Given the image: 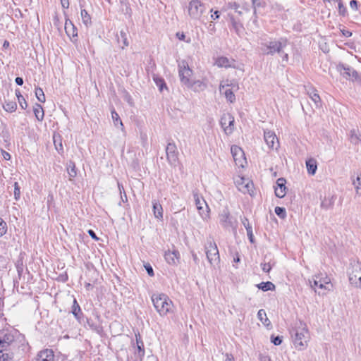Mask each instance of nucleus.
<instances>
[{
	"label": "nucleus",
	"mask_w": 361,
	"mask_h": 361,
	"mask_svg": "<svg viewBox=\"0 0 361 361\" xmlns=\"http://www.w3.org/2000/svg\"><path fill=\"white\" fill-rule=\"evenodd\" d=\"M291 336L293 345L298 350H303L307 347L310 335L305 323L300 321L291 331Z\"/></svg>",
	"instance_id": "1"
},
{
	"label": "nucleus",
	"mask_w": 361,
	"mask_h": 361,
	"mask_svg": "<svg viewBox=\"0 0 361 361\" xmlns=\"http://www.w3.org/2000/svg\"><path fill=\"white\" fill-rule=\"evenodd\" d=\"M154 307L160 316H166L173 311V302L164 293H154L151 297Z\"/></svg>",
	"instance_id": "2"
},
{
	"label": "nucleus",
	"mask_w": 361,
	"mask_h": 361,
	"mask_svg": "<svg viewBox=\"0 0 361 361\" xmlns=\"http://www.w3.org/2000/svg\"><path fill=\"white\" fill-rule=\"evenodd\" d=\"M348 274L350 283L355 288H361V263L352 262Z\"/></svg>",
	"instance_id": "3"
},
{
	"label": "nucleus",
	"mask_w": 361,
	"mask_h": 361,
	"mask_svg": "<svg viewBox=\"0 0 361 361\" xmlns=\"http://www.w3.org/2000/svg\"><path fill=\"white\" fill-rule=\"evenodd\" d=\"M238 90V85L236 82L225 80L222 81L219 85V92L221 94H224L226 99L233 103L235 100L234 92Z\"/></svg>",
	"instance_id": "4"
},
{
	"label": "nucleus",
	"mask_w": 361,
	"mask_h": 361,
	"mask_svg": "<svg viewBox=\"0 0 361 361\" xmlns=\"http://www.w3.org/2000/svg\"><path fill=\"white\" fill-rule=\"evenodd\" d=\"M188 11L192 18L200 20L206 12V7L199 0H192L188 4Z\"/></svg>",
	"instance_id": "5"
},
{
	"label": "nucleus",
	"mask_w": 361,
	"mask_h": 361,
	"mask_svg": "<svg viewBox=\"0 0 361 361\" xmlns=\"http://www.w3.org/2000/svg\"><path fill=\"white\" fill-rule=\"evenodd\" d=\"M178 75L183 85L187 87L191 81L190 78L192 75V70L190 68L186 61L183 60L178 63Z\"/></svg>",
	"instance_id": "6"
},
{
	"label": "nucleus",
	"mask_w": 361,
	"mask_h": 361,
	"mask_svg": "<svg viewBox=\"0 0 361 361\" xmlns=\"http://www.w3.org/2000/svg\"><path fill=\"white\" fill-rule=\"evenodd\" d=\"M207 258L211 265L218 264L220 262L219 250L215 243L209 241L205 246Z\"/></svg>",
	"instance_id": "7"
},
{
	"label": "nucleus",
	"mask_w": 361,
	"mask_h": 361,
	"mask_svg": "<svg viewBox=\"0 0 361 361\" xmlns=\"http://www.w3.org/2000/svg\"><path fill=\"white\" fill-rule=\"evenodd\" d=\"M231 152L235 164L239 167L243 168L247 163L243 150L238 146L233 145L231 148Z\"/></svg>",
	"instance_id": "8"
},
{
	"label": "nucleus",
	"mask_w": 361,
	"mask_h": 361,
	"mask_svg": "<svg viewBox=\"0 0 361 361\" xmlns=\"http://www.w3.org/2000/svg\"><path fill=\"white\" fill-rule=\"evenodd\" d=\"M337 69L340 72L341 75L347 80H350L352 81L360 80V75L353 68L348 66L345 67L343 65H339L338 66Z\"/></svg>",
	"instance_id": "9"
},
{
	"label": "nucleus",
	"mask_w": 361,
	"mask_h": 361,
	"mask_svg": "<svg viewBox=\"0 0 361 361\" xmlns=\"http://www.w3.org/2000/svg\"><path fill=\"white\" fill-rule=\"evenodd\" d=\"M194 200L200 215L203 219L209 218V208L204 199H201L197 193H194Z\"/></svg>",
	"instance_id": "10"
},
{
	"label": "nucleus",
	"mask_w": 361,
	"mask_h": 361,
	"mask_svg": "<svg viewBox=\"0 0 361 361\" xmlns=\"http://www.w3.org/2000/svg\"><path fill=\"white\" fill-rule=\"evenodd\" d=\"M221 125L226 134H231L234 129V118L230 114H224L221 118Z\"/></svg>",
	"instance_id": "11"
},
{
	"label": "nucleus",
	"mask_w": 361,
	"mask_h": 361,
	"mask_svg": "<svg viewBox=\"0 0 361 361\" xmlns=\"http://www.w3.org/2000/svg\"><path fill=\"white\" fill-rule=\"evenodd\" d=\"M166 153L168 161L171 164H176L178 160V152L177 151V147L175 143L169 142L168 143L166 148Z\"/></svg>",
	"instance_id": "12"
},
{
	"label": "nucleus",
	"mask_w": 361,
	"mask_h": 361,
	"mask_svg": "<svg viewBox=\"0 0 361 361\" xmlns=\"http://www.w3.org/2000/svg\"><path fill=\"white\" fill-rule=\"evenodd\" d=\"M238 189L243 193H250L252 188V183L243 177H238L235 180Z\"/></svg>",
	"instance_id": "13"
},
{
	"label": "nucleus",
	"mask_w": 361,
	"mask_h": 361,
	"mask_svg": "<svg viewBox=\"0 0 361 361\" xmlns=\"http://www.w3.org/2000/svg\"><path fill=\"white\" fill-rule=\"evenodd\" d=\"M264 140L271 149H277L279 147V142L275 133L271 130L264 131Z\"/></svg>",
	"instance_id": "14"
},
{
	"label": "nucleus",
	"mask_w": 361,
	"mask_h": 361,
	"mask_svg": "<svg viewBox=\"0 0 361 361\" xmlns=\"http://www.w3.org/2000/svg\"><path fill=\"white\" fill-rule=\"evenodd\" d=\"M219 222L225 228L233 226L232 218L228 209H224L219 215Z\"/></svg>",
	"instance_id": "15"
},
{
	"label": "nucleus",
	"mask_w": 361,
	"mask_h": 361,
	"mask_svg": "<svg viewBox=\"0 0 361 361\" xmlns=\"http://www.w3.org/2000/svg\"><path fill=\"white\" fill-rule=\"evenodd\" d=\"M310 286L314 288V291L317 292L315 287L319 286L321 283H328L330 282V279L328 277L326 274H323L322 273L314 275L312 277V281L311 280L309 281Z\"/></svg>",
	"instance_id": "16"
},
{
	"label": "nucleus",
	"mask_w": 361,
	"mask_h": 361,
	"mask_svg": "<svg viewBox=\"0 0 361 361\" xmlns=\"http://www.w3.org/2000/svg\"><path fill=\"white\" fill-rule=\"evenodd\" d=\"M286 180L283 178H279L276 180V186L275 187V195L279 198H283L286 194Z\"/></svg>",
	"instance_id": "17"
},
{
	"label": "nucleus",
	"mask_w": 361,
	"mask_h": 361,
	"mask_svg": "<svg viewBox=\"0 0 361 361\" xmlns=\"http://www.w3.org/2000/svg\"><path fill=\"white\" fill-rule=\"evenodd\" d=\"M188 88L192 90L194 92H202L207 89V84L205 80H191L190 85H187Z\"/></svg>",
	"instance_id": "18"
},
{
	"label": "nucleus",
	"mask_w": 361,
	"mask_h": 361,
	"mask_svg": "<svg viewBox=\"0 0 361 361\" xmlns=\"http://www.w3.org/2000/svg\"><path fill=\"white\" fill-rule=\"evenodd\" d=\"M164 257L168 264L171 265L177 264L179 262L180 254L177 250H168L165 252Z\"/></svg>",
	"instance_id": "19"
},
{
	"label": "nucleus",
	"mask_w": 361,
	"mask_h": 361,
	"mask_svg": "<svg viewBox=\"0 0 361 361\" xmlns=\"http://www.w3.org/2000/svg\"><path fill=\"white\" fill-rule=\"evenodd\" d=\"M54 354L51 349H44L39 352L37 356V361H54Z\"/></svg>",
	"instance_id": "20"
},
{
	"label": "nucleus",
	"mask_w": 361,
	"mask_h": 361,
	"mask_svg": "<svg viewBox=\"0 0 361 361\" xmlns=\"http://www.w3.org/2000/svg\"><path fill=\"white\" fill-rule=\"evenodd\" d=\"M13 341V336L5 331L0 332V348H6Z\"/></svg>",
	"instance_id": "21"
},
{
	"label": "nucleus",
	"mask_w": 361,
	"mask_h": 361,
	"mask_svg": "<svg viewBox=\"0 0 361 361\" xmlns=\"http://www.w3.org/2000/svg\"><path fill=\"white\" fill-rule=\"evenodd\" d=\"M215 65L220 68L235 67V61L227 57L221 56L216 59Z\"/></svg>",
	"instance_id": "22"
},
{
	"label": "nucleus",
	"mask_w": 361,
	"mask_h": 361,
	"mask_svg": "<svg viewBox=\"0 0 361 361\" xmlns=\"http://www.w3.org/2000/svg\"><path fill=\"white\" fill-rule=\"evenodd\" d=\"M282 48V44L280 42H271L269 45L266 46V49L263 50L266 54H273L275 52L279 53Z\"/></svg>",
	"instance_id": "23"
},
{
	"label": "nucleus",
	"mask_w": 361,
	"mask_h": 361,
	"mask_svg": "<svg viewBox=\"0 0 361 361\" xmlns=\"http://www.w3.org/2000/svg\"><path fill=\"white\" fill-rule=\"evenodd\" d=\"M258 319L262 322V324L267 327L268 329H270L271 327V324L269 319L267 317V314L265 311L262 309L259 310L257 313Z\"/></svg>",
	"instance_id": "24"
},
{
	"label": "nucleus",
	"mask_w": 361,
	"mask_h": 361,
	"mask_svg": "<svg viewBox=\"0 0 361 361\" xmlns=\"http://www.w3.org/2000/svg\"><path fill=\"white\" fill-rule=\"evenodd\" d=\"M306 167L310 174L314 175L316 173L317 166V161L314 159H310L306 161Z\"/></svg>",
	"instance_id": "25"
},
{
	"label": "nucleus",
	"mask_w": 361,
	"mask_h": 361,
	"mask_svg": "<svg viewBox=\"0 0 361 361\" xmlns=\"http://www.w3.org/2000/svg\"><path fill=\"white\" fill-rule=\"evenodd\" d=\"M153 212L154 215L157 219H162L163 217V209L160 204L157 201H153Z\"/></svg>",
	"instance_id": "26"
},
{
	"label": "nucleus",
	"mask_w": 361,
	"mask_h": 361,
	"mask_svg": "<svg viewBox=\"0 0 361 361\" xmlns=\"http://www.w3.org/2000/svg\"><path fill=\"white\" fill-rule=\"evenodd\" d=\"M135 337H136L137 348L138 350L137 353H138L139 357H142L145 355L144 343H143L142 341L141 340V336L139 334H135Z\"/></svg>",
	"instance_id": "27"
},
{
	"label": "nucleus",
	"mask_w": 361,
	"mask_h": 361,
	"mask_svg": "<svg viewBox=\"0 0 361 361\" xmlns=\"http://www.w3.org/2000/svg\"><path fill=\"white\" fill-rule=\"evenodd\" d=\"M243 224L244 225L246 231H247V235L248 236V238L250 241V243H253L255 242L254 236L252 233V228L250 223L248 222V220L247 219H245L243 221Z\"/></svg>",
	"instance_id": "28"
},
{
	"label": "nucleus",
	"mask_w": 361,
	"mask_h": 361,
	"mask_svg": "<svg viewBox=\"0 0 361 361\" xmlns=\"http://www.w3.org/2000/svg\"><path fill=\"white\" fill-rule=\"evenodd\" d=\"M34 114L38 121H42L44 118V110L40 104H36L34 106Z\"/></svg>",
	"instance_id": "29"
},
{
	"label": "nucleus",
	"mask_w": 361,
	"mask_h": 361,
	"mask_svg": "<svg viewBox=\"0 0 361 361\" xmlns=\"http://www.w3.org/2000/svg\"><path fill=\"white\" fill-rule=\"evenodd\" d=\"M80 16L83 23L88 26L92 24L91 17L85 9H82Z\"/></svg>",
	"instance_id": "30"
},
{
	"label": "nucleus",
	"mask_w": 361,
	"mask_h": 361,
	"mask_svg": "<svg viewBox=\"0 0 361 361\" xmlns=\"http://www.w3.org/2000/svg\"><path fill=\"white\" fill-rule=\"evenodd\" d=\"M257 287L259 289H261L263 291L274 290V288H275L274 284L270 281L262 282L257 285Z\"/></svg>",
	"instance_id": "31"
},
{
	"label": "nucleus",
	"mask_w": 361,
	"mask_h": 361,
	"mask_svg": "<svg viewBox=\"0 0 361 361\" xmlns=\"http://www.w3.org/2000/svg\"><path fill=\"white\" fill-rule=\"evenodd\" d=\"M17 108V104L15 102H5L4 104V109L8 112H13Z\"/></svg>",
	"instance_id": "32"
},
{
	"label": "nucleus",
	"mask_w": 361,
	"mask_h": 361,
	"mask_svg": "<svg viewBox=\"0 0 361 361\" xmlns=\"http://www.w3.org/2000/svg\"><path fill=\"white\" fill-rule=\"evenodd\" d=\"M310 97L312 99V101L315 103L317 106H319V103L321 102V99L319 95L317 94V90L314 89L312 90V92H308Z\"/></svg>",
	"instance_id": "33"
},
{
	"label": "nucleus",
	"mask_w": 361,
	"mask_h": 361,
	"mask_svg": "<svg viewBox=\"0 0 361 361\" xmlns=\"http://www.w3.org/2000/svg\"><path fill=\"white\" fill-rule=\"evenodd\" d=\"M353 185L355 186L357 194L361 195V174L353 180Z\"/></svg>",
	"instance_id": "34"
},
{
	"label": "nucleus",
	"mask_w": 361,
	"mask_h": 361,
	"mask_svg": "<svg viewBox=\"0 0 361 361\" xmlns=\"http://www.w3.org/2000/svg\"><path fill=\"white\" fill-rule=\"evenodd\" d=\"M111 117L115 126L119 125L121 129H123L122 121L120 119L118 114L114 111H111Z\"/></svg>",
	"instance_id": "35"
},
{
	"label": "nucleus",
	"mask_w": 361,
	"mask_h": 361,
	"mask_svg": "<svg viewBox=\"0 0 361 361\" xmlns=\"http://www.w3.org/2000/svg\"><path fill=\"white\" fill-rule=\"evenodd\" d=\"M65 30H66V33L68 35H72L73 36L77 35V33L75 32L73 25L71 21L70 22H68L67 20L66 21Z\"/></svg>",
	"instance_id": "36"
},
{
	"label": "nucleus",
	"mask_w": 361,
	"mask_h": 361,
	"mask_svg": "<svg viewBox=\"0 0 361 361\" xmlns=\"http://www.w3.org/2000/svg\"><path fill=\"white\" fill-rule=\"evenodd\" d=\"M35 96L37 97V99L39 100V102H45V95H44V93L42 90V88L40 87H36L35 88Z\"/></svg>",
	"instance_id": "37"
},
{
	"label": "nucleus",
	"mask_w": 361,
	"mask_h": 361,
	"mask_svg": "<svg viewBox=\"0 0 361 361\" xmlns=\"http://www.w3.org/2000/svg\"><path fill=\"white\" fill-rule=\"evenodd\" d=\"M67 170H68V173L70 176V180H72V178H74L76 176L77 173H76L75 166L74 163L71 162L68 166Z\"/></svg>",
	"instance_id": "38"
},
{
	"label": "nucleus",
	"mask_w": 361,
	"mask_h": 361,
	"mask_svg": "<svg viewBox=\"0 0 361 361\" xmlns=\"http://www.w3.org/2000/svg\"><path fill=\"white\" fill-rule=\"evenodd\" d=\"M80 312V307L79 306V305L78 304L77 301L75 299H74L73 300V310H72V313L73 314V315L76 317V318H79V316H78V314L79 312Z\"/></svg>",
	"instance_id": "39"
},
{
	"label": "nucleus",
	"mask_w": 361,
	"mask_h": 361,
	"mask_svg": "<svg viewBox=\"0 0 361 361\" xmlns=\"http://www.w3.org/2000/svg\"><path fill=\"white\" fill-rule=\"evenodd\" d=\"M7 231L6 223L0 218V237L4 235Z\"/></svg>",
	"instance_id": "40"
},
{
	"label": "nucleus",
	"mask_w": 361,
	"mask_h": 361,
	"mask_svg": "<svg viewBox=\"0 0 361 361\" xmlns=\"http://www.w3.org/2000/svg\"><path fill=\"white\" fill-rule=\"evenodd\" d=\"M361 134H357L354 131H351L350 141L354 144H357L360 141Z\"/></svg>",
	"instance_id": "41"
},
{
	"label": "nucleus",
	"mask_w": 361,
	"mask_h": 361,
	"mask_svg": "<svg viewBox=\"0 0 361 361\" xmlns=\"http://www.w3.org/2000/svg\"><path fill=\"white\" fill-rule=\"evenodd\" d=\"M120 37H121L122 42H123V44L122 48L123 49L125 47H128L129 43H128V39H127V35H126V33L123 30H121L120 32Z\"/></svg>",
	"instance_id": "42"
},
{
	"label": "nucleus",
	"mask_w": 361,
	"mask_h": 361,
	"mask_svg": "<svg viewBox=\"0 0 361 361\" xmlns=\"http://www.w3.org/2000/svg\"><path fill=\"white\" fill-rule=\"evenodd\" d=\"M157 85L159 87L160 91H162L164 88H166V83L164 80L161 78H154Z\"/></svg>",
	"instance_id": "43"
},
{
	"label": "nucleus",
	"mask_w": 361,
	"mask_h": 361,
	"mask_svg": "<svg viewBox=\"0 0 361 361\" xmlns=\"http://www.w3.org/2000/svg\"><path fill=\"white\" fill-rule=\"evenodd\" d=\"M275 213L281 218L286 216V209L283 207H276L275 208Z\"/></svg>",
	"instance_id": "44"
},
{
	"label": "nucleus",
	"mask_w": 361,
	"mask_h": 361,
	"mask_svg": "<svg viewBox=\"0 0 361 361\" xmlns=\"http://www.w3.org/2000/svg\"><path fill=\"white\" fill-rule=\"evenodd\" d=\"M318 287L320 289H324L327 291H331L333 290V285L331 283V281L329 282L328 283H321Z\"/></svg>",
	"instance_id": "45"
},
{
	"label": "nucleus",
	"mask_w": 361,
	"mask_h": 361,
	"mask_svg": "<svg viewBox=\"0 0 361 361\" xmlns=\"http://www.w3.org/2000/svg\"><path fill=\"white\" fill-rule=\"evenodd\" d=\"M20 196V187L17 182L14 183V197L16 200H19Z\"/></svg>",
	"instance_id": "46"
},
{
	"label": "nucleus",
	"mask_w": 361,
	"mask_h": 361,
	"mask_svg": "<svg viewBox=\"0 0 361 361\" xmlns=\"http://www.w3.org/2000/svg\"><path fill=\"white\" fill-rule=\"evenodd\" d=\"M334 197L332 196L329 202H326V201H323L321 203V207L324 209H328L334 204Z\"/></svg>",
	"instance_id": "47"
},
{
	"label": "nucleus",
	"mask_w": 361,
	"mask_h": 361,
	"mask_svg": "<svg viewBox=\"0 0 361 361\" xmlns=\"http://www.w3.org/2000/svg\"><path fill=\"white\" fill-rule=\"evenodd\" d=\"M18 102L23 109H25L27 108V104L22 95L18 96Z\"/></svg>",
	"instance_id": "48"
},
{
	"label": "nucleus",
	"mask_w": 361,
	"mask_h": 361,
	"mask_svg": "<svg viewBox=\"0 0 361 361\" xmlns=\"http://www.w3.org/2000/svg\"><path fill=\"white\" fill-rule=\"evenodd\" d=\"M271 342L276 345H279L282 343V337L281 336H271Z\"/></svg>",
	"instance_id": "49"
},
{
	"label": "nucleus",
	"mask_w": 361,
	"mask_h": 361,
	"mask_svg": "<svg viewBox=\"0 0 361 361\" xmlns=\"http://www.w3.org/2000/svg\"><path fill=\"white\" fill-rule=\"evenodd\" d=\"M338 12L342 16H345L346 13V8L343 6V2L338 4Z\"/></svg>",
	"instance_id": "50"
},
{
	"label": "nucleus",
	"mask_w": 361,
	"mask_h": 361,
	"mask_svg": "<svg viewBox=\"0 0 361 361\" xmlns=\"http://www.w3.org/2000/svg\"><path fill=\"white\" fill-rule=\"evenodd\" d=\"M261 266L262 270L265 272H269L270 270L271 269V265L270 264V263H262Z\"/></svg>",
	"instance_id": "51"
},
{
	"label": "nucleus",
	"mask_w": 361,
	"mask_h": 361,
	"mask_svg": "<svg viewBox=\"0 0 361 361\" xmlns=\"http://www.w3.org/2000/svg\"><path fill=\"white\" fill-rule=\"evenodd\" d=\"M145 269H146L147 274L150 276H154V271H153L152 267L149 264L145 265Z\"/></svg>",
	"instance_id": "52"
},
{
	"label": "nucleus",
	"mask_w": 361,
	"mask_h": 361,
	"mask_svg": "<svg viewBox=\"0 0 361 361\" xmlns=\"http://www.w3.org/2000/svg\"><path fill=\"white\" fill-rule=\"evenodd\" d=\"M2 157L5 160H9L11 159V155L8 152L1 150Z\"/></svg>",
	"instance_id": "53"
},
{
	"label": "nucleus",
	"mask_w": 361,
	"mask_h": 361,
	"mask_svg": "<svg viewBox=\"0 0 361 361\" xmlns=\"http://www.w3.org/2000/svg\"><path fill=\"white\" fill-rule=\"evenodd\" d=\"M61 6L63 8H68L69 7V1L68 0H61Z\"/></svg>",
	"instance_id": "54"
},
{
	"label": "nucleus",
	"mask_w": 361,
	"mask_h": 361,
	"mask_svg": "<svg viewBox=\"0 0 361 361\" xmlns=\"http://www.w3.org/2000/svg\"><path fill=\"white\" fill-rule=\"evenodd\" d=\"M8 355L4 354L2 353L1 350H0V361H8Z\"/></svg>",
	"instance_id": "55"
},
{
	"label": "nucleus",
	"mask_w": 361,
	"mask_h": 361,
	"mask_svg": "<svg viewBox=\"0 0 361 361\" xmlns=\"http://www.w3.org/2000/svg\"><path fill=\"white\" fill-rule=\"evenodd\" d=\"M224 361H234V357L231 354L226 353Z\"/></svg>",
	"instance_id": "56"
},
{
	"label": "nucleus",
	"mask_w": 361,
	"mask_h": 361,
	"mask_svg": "<svg viewBox=\"0 0 361 361\" xmlns=\"http://www.w3.org/2000/svg\"><path fill=\"white\" fill-rule=\"evenodd\" d=\"M350 6L352 8L357 9V1L356 0H352L350 2Z\"/></svg>",
	"instance_id": "57"
},
{
	"label": "nucleus",
	"mask_w": 361,
	"mask_h": 361,
	"mask_svg": "<svg viewBox=\"0 0 361 361\" xmlns=\"http://www.w3.org/2000/svg\"><path fill=\"white\" fill-rule=\"evenodd\" d=\"M88 233L89 235L94 240H98L99 238H97V236L96 235L95 233L92 231V230H89L88 231Z\"/></svg>",
	"instance_id": "58"
},
{
	"label": "nucleus",
	"mask_w": 361,
	"mask_h": 361,
	"mask_svg": "<svg viewBox=\"0 0 361 361\" xmlns=\"http://www.w3.org/2000/svg\"><path fill=\"white\" fill-rule=\"evenodd\" d=\"M341 32L343 33V35L346 37H350L352 35V33L348 30H341Z\"/></svg>",
	"instance_id": "59"
},
{
	"label": "nucleus",
	"mask_w": 361,
	"mask_h": 361,
	"mask_svg": "<svg viewBox=\"0 0 361 361\" xmlns=\"http://www.w3.org/2000/svg\"><path fill=\"white\" fill-rule=\"evenodd\" d=\"M15 80L16 84L18 85H22L23 84V80L20 77H17Z\"/></svg>",
	"instance_id": "60"
},
{
	"label": "nucleus",
	"mask_w": 361,
	"mask_h": 361,
	"mask_svg": "<svg viewBox=\"0 0 361 361\" xmlns=\"http://www.w3.org/2000/svg\"><path fill=\"white\" fill-rule=\"evenodd\" d=\"M121 198L123 202H127L128 198H127V195L125 191H123V192L121 194Z\"/></svg>",
	"instance_id": "61"
},
{
	"label": "nucleus",
	"mask_w": 361,
	"mask_h": 361,
	"mask_svg": "<svg viewBox=\"0 0 361 361\" xmlns=\"http://www.w3.org/2000/svg\"><path fill=\"white\" fill-rule=\"evenodd\" d=\"M176 36L180 40H184L185 38V35H184V33L177 32Z\"/></svg>",
	"instance_id": "62"
},
{
	"label": "nucleus",
	"mask_w": 361,
	"mask_h": 361,
	"mask_svg": "<svg viewBox=\"0 0 361 361\" xmlns=\"http://www.w3.org/2000/svg\"><path fill=\"white\" fill-rule=\"evenodd\" d=\"M211 18L214 20L217 19L219 18V12L218 11H216L214 13V15L211 16Z\"/></svg>",
	"instance_id": "63"
},
{
	"label": "nucleus",
	"mask_w": 361,
	"mask_h": 361,
	"mask_svg": "<svg viewBox=\"0 0 361 361\" xmlns=\"http://www.w3.org/2000/svg\"><path fill=\"white\" fill-rule=\"evenodd\" d=\"M118 190L120 191V193L121 194L123 193V191H124V188H123V186L121 184H120L119 182H118Z\"/></svg>",
	"instance_id": "64"
}]
</instances>
